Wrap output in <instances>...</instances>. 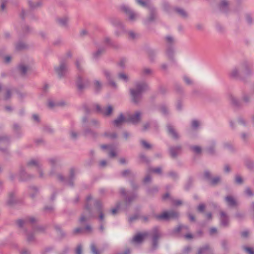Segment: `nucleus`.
<instances>
[{
  "label": "nucleus",
  "mask_w": 254,
  "mask_h": 254,
  "mask_svg": "<svg viewBox=\"0 0 254 254\" xmlns=\"http://www.w3.org/2000/svg\"><path fill=\"white\" fill-rule=\"evenodd\" d=\"M2 3L1 4V10H4V1L3 0H2Z\"/></svg>",
  "instance_id": "obj_46"
},
{
  "label": "nucleus",
  "mask_w": 254,
  "mask_h": 254,
  "mask_svg": "<svg viewBox=\"0 0 254 254\" xmlns=\"http://www.w3.org/2000/svg\"><path fill=\"white\" fill-rule=\"evenodd\" d=\"M120 162H121V163H125V159H121V160H120Z\"/></svg>",
  "instance_id": "obj_57"
},
{
  "label": "nucleus",
  "mask_w": 254,
  "mask_h": 254,
  "mask_svg": "<svg viewBox=\"0 0 254 254\" xmlns=\"http://www.w3.org/2000/svg\"><path fill=\"white\" fill-rule=\"evenodd\" d=\"M175 204L177 205H179L182 204V202L180 200H177L175 202Z\"/></svg>",
  "instance_id": "obj_47"
},
{
  "label": "nucleus",
  "mask_w": 254,
  "mask_h": 254,
  "mask_svg": "<svg viewBox=\"0 0 254 254\" xmlns=\"http://www.w3.org/2000/svg\"><path fill=\"white\" fill-rule=\"evenodd\" d=\"M137 2L142 6H145V3L144 1H142L141 0H136Z\"/></svg>",
  "instance_id": "obj_31"
},
{
  "label": "nucleus",
  "mask_w": 254,
  "mask_h": 254,
  "mask_svg": "<svg viewBox=\"0 0 254 254\" xmlns=\"http://www.w3.org/2000/svg\"><path fill=\"white\" fill-rule=\"evenodd\" d=\"M146 87V85L145 83H142L137 85L136 89L135 90H130V94L134 102H136L137 101L138 99L140 97L141 93L145 90Z\"/></svg>",
  "instance_id": "obj_2"
},
{
  "label": "nucleus",
  "mask_w": 254,
  "mask_h": 254,
  "mask_svg": "<svg viewBox=\"0 0 254 254\" xmlns=\"http://www.w3.org/2000/svg\"><path fill=\"white\" fill-rule=\"evenodd\" d=\"M19 69L22 74H25L28 69V67L26 66L22 65L19 67Z\"/></svg>",
  "instance_id": "obj_12"
},
{
  "label": "nucleus",
  "mask_w": 254,
  "mask_h": 254,
  "mask_svg": "<svg viewBox=\"0 0 254 254\" xmlns=\"http://www.w3.org/2000/svg\"><path fill=\"white\" fill-rule=\"evenodd\" d=\"M184 80L186 82V83L188 84H190L191 83V80L190 79H189V78L188 77H185Z\"/></svg>",
  "instance_id": "obj_24"
},
{
  "label": "nucleus",
  "mask_w": 254,
  "mask_h": 254,
  "mask_svg": "<svg viewBox=\"0 0 254 254\" xmlns=\"http://www.w3.org/2000/svg\"><path fill=\"white\" fill-rule=\"evenodd\" d=\"M226 201H227L228 204H229L230 205H233L235 203V201L234 199L232 197H227Z\"/></svg>",
  "instance_id": "obj_13"
},
{
  "label": "nucleus",
  "mask_w": 254,
  "mask_h": 254,
  "mask_svg": "<svg viewBox=\"0 0 254 254\" xmlns=\"http://www.w3.org/2000/svg\"><path fill=\"white\" fill-rule=\"evenodd\" d=\"M105 75H106V76L107 78H108V77H109V75H110V74H109V72H105Z\"/></svg>",
  "instance_id": "obj_58"
},
{
  "label": "nucleus",
  "mask_w": 254,
  "mask_h": 254,
  "mask_svg": "<svg viewBox=\"0 0 254 254\" xmlns=\"http://www.w3.org/2000/svg\"><path fill=\"white\" fill-rule=\"evenodd\" d=\"M78 87L79 89H82V87L81 86V85L80 84H78Z\"/></svg>",
  "instance_id": "obj_62"
},
{
  "label": "nucleus",
  "mask_w": 254,
  "mask_h": 254,
  "mask_svg": "<svg viewBox=\"0 0 254 254\" xmlns=\"http://www.w3.org/2000/svg\"><path fill=\"white\" fill-rule=\"evenodd\" d=\"M225 171L227 172V173H228L229 172V171L230 170V168L229 166H225Z\"/></svg>",
  "instance_id": "obj_44"
},
{
  "label": "nucleus",
  "mask_w": 254,
  "mask_h": 254,
  "mask_svg": "<svg viewBox=\"0 0 254 254\" xmlns=\"http://www.w3.org/2000/svg\"><path fill=\"white\" fill-rule=\"evenodd\" d=\"M208 249H209L208 247L205 246L203 248L200 249V250L198 251V253L200 254H202L203 253H205L206 251L208 250Z\"/></svg>",
  "instance_id": "obj_17"
},
{
  "label": "nucleus",
  "mask_w": 254,
  "mask_h": 254,
  "mask_svg": "<svg viewBox=\"0 0 254 254\" xmlns=\"http://www.w3.org/2000/svg\"><path fill=\"white\" fill-rule=\"evenodd\" d=\"M11 58L9 56H6L4 58V62L6 63H8L10 61Z\"/></svg>",
  "instance_id": "obj_30"
},
{
  "label": "nucleus",
  "mask_w": 254,
  "mask_h": 254,
  "mask_svg": "<svg viewBox=\"0 0 254 254\" xmlns=\"http://www.w3.org/2000/svg\"><path fill=\"white\" fill-rule=\"evenodd\" d=\"M119 208L118 207H117V208H114L111 211V212L112 213L113 215H115L116 214V213L119 211Z\"/></svg>",
  "instance_id": "obj_29"
},
{
  "label": "nucleus",
  "mask_w": 254,
  "mask_h": 254,
  "mask_svg": "<svg viewBox=\"0 0 254 254\" xmlns=\"http://www.w3.org/2000/svg\"><path fill=\"white\" fill-rule=\"evenodd\" d=\"M146 236V234L145 233L138 234L133 237L132 241L134 243H140L144 239Z\"/></svg>",
  "instance_id": "obj_5"
},
{
  "label": "nucleus",
  "mask_w": 254,
  "mask_h": 254,
  "mask_svg": "<svg viewBox=\"0 0 254 254\" xmlns=\"http://www.w3.org/2000/svg\"><path fill=\"white\" fill-rule=\"evenodd\" d=\"M246 251L248 253H250V254H254L253 250L251 248H246Z\"/></svg>",
  "instance_id": "obj_35"
},
{
  "label": "nucleus",
  "mask_w": 254,
  "mask_h": 254,
  "mask_svg": "<svg viewBox=\"0 0 254 254\" xmlns=\"http://www.w3.org/2000/svg\"><path fill=\"white\" fill-rule=\"evenodd\" d=\"M191 149L196 154H199L201 151V148L197 146H194L192 147Z\"/></svg>",
  "instance_id": "obj_11"
},
{
  "label": "nucleus",
  "mask_w": 254,
  "mask_h": 254,
  "mask_svg": "<svg viewBox=\"0 0 254 254\" xmlns=\"http://www.w3.org/2000/svg\"><path fill=\"white\" fill-rule=\"evenodd\" d=\"M185 251L186 252H188L189 251V249L188 248H187L185 249Z\"/></svg>",
  "instance_id": "obj_63"
},
{
  "label": "nucleus",
  "mask_w": 254,
  "mask_h": 254,
  "mask_svg": "<svg viewBox=\"0 0 254 254\" xmlns=\"http://www.w3.org/2000/svg\"><path fill=\"white\" fill-rule=\"evenodd\" d=\"M150 181V177L148 176H147L144 179V182L145 183H147Z\"/></svg>",
  "instance_id": "obj_39"
},
{
  "label": "nucleus",
  "mask_w": 254,
  "mask_h": 254,
  "mask_svg": "<svg viewBox=\"0 0 254 254\" xmlns=\"http://www.w3.org/2000/svg\"><path fill=\"white\" fill-rule=\"evenodd\" d=\"M147 126H148V125H144L143 126V130H145L147 128Z\"/></svg>",
  "instance_id": "obj_53"
},
{
  "label": "nucleus",
  "mask_w": 254,
  "mask_h": 254,
  "mask_svg": "<svg viewBox=\"0 0 254 254\" xmlns=\"http://www.w3.org/2000/svg\"><path fill=\"white\" fill-rule=\"evenodd\" d=\"M140 120V113H136L134 115L128 117L127 118L124 117L122 115H121L119 118L115 120L114 122V124L117 127H119L126 122H130L132 124H136Z\"/></svg>",
  "instance_id": "obj_1"
},
{
  "label": "nucleus",
  "mask_w": 254,
  "mask_h": 254,
  "mask_svg": "<svg viewBox=\"0 0 254 254\" xmlns=\"http://www.w3.org/2000/svg\"><path fill=\"white\" fill-rule=\"evenodd\" d=\"M71 135L72 137H73V138H75L76 136V134L74 132H72L71 133Z\"/></svg>",
  "instance_id": "obj_50"
},
{
  "label": "nucleus",
  "mask_w": 254,
  "mask_h": 254,
  "mask_svg": "<svg viewBox=\"0 0 254 254\" xmlns=\"http://www.w3.org/2000/svg\"><path fill=\"white\" fill-rule=\"evenodd\" d=\"M28 164L29 165H36L37 164V162L36 160H31Z\"/></svg>",
  "instance_id": "obj_28"
},
{
  "label": "nucleus",
  "mask_w": 254,
  "mask_h": 254,
  "mask_svg": "<svg viewBox=\"0 0 254 254\" xmlns=\"http://www.w3.org/2000/svg\"><path fill=\"white\" fill-rule=\"evenodd\" d=\"M207 217L208 218H210L211 217V214L210 213H208L207 214Z\"/></svg>",
  "instance_id": "obj_56"
},
{
  "label": "nucleus",
  "mask_w": 254,
  "mask_h": 254,
  "mask_svg": "<svg viewBox=\"0 0 254 254\" xmlns=\"http://www.w3.org/2000/svg\"><path fill=\"white\" fill-rule=\"evenodd\" d=\"M192 236L191 234H189L185 235V238L186 239H191L192 238Z\"/></svg>",
  "instance_id": "obj_42"
},
{
  "label": "nucleus",
  "mask_w": 254,
  "mask_h": 254,
  "mask_svg": "<svg viewBox=\"0 0 254 254\" xmlns=\"http://www.w3.org/2000/svg\"><path fill=\"white\" fill-rule=\"evenodd\" d=\"M106 161L105 160L101 161L100 163V165L102 167H104L106 165Z\"/></svg>",
  "instance_id": "obj_33"
},
{
  "label": "nucleus",
  "mask_w": 254,
  "mask_h": 254,
  "mask_svg": "<svg viewBox=\"0 0 254 254\" xmlns=\"http://www.w3.org/2000/svg\"><path fill=\"white\" fill-rule=\"evenodd\" d=\"M124 10L128 14V16L131 20H134L136 17V15L131 12L129 9L126 6H124L123 8Z\"/></svg>",
  "instance_id": "obj_9"
},
{
  "label": "nucleus",
  "mask_w": 254,
  "mask_h": 254,
  "mask_svg": "<svg viewBox=\"0 0 254 254\" xmlns=\"http://www.w3.org/2000/svg\"><path fill=\"white\" fill-rule=\"evenodd\" d=\"M9 95H10V92L8 91V92H7V96H6V98H8L9 97Z\"/></svg>",
  "instance_id": "obj_64"
},
{
  "label": "nucleus",
  "mask_w": 254,
  "mask_h": 254,
  "mask_svg": "<svg viewBox=\"0 0 254 254\" xmlns=\"http://www.w3.org/2000/svg\"><path fill=\"white\" fill-rule=\"evenodd\" d=\"M174 151H175V149H174V148H172L170 149L171 155L173 157H175L177 155V153H175Z\"/></svg>",
  "instance_id": "obj_26"
},
{
  "label": "nucleus",
  "mask_w": 254,
  "mask_h": 254,
  "mask_svg": "<svg viewBox=\"0 0 254 254\" xmlns=\"http://www.w3.org/2000/svg\"><path fill=\"white\" fill-rule=\"evenodd\" d=\"M91 196H88L87 197V201H89L90 199H91Z\"/></svg>",
  "instance_id": "obj_61"
},
{
  "label": "nucleus",
  "mask_w": 254,
  "mask_h": 254,
  "mask_svg": "<svg viewBox=\"0 0 254 254\" xmlns=\"http://www.w3.org/2000/svg\"><path fill=\"white\" fill-rule=\"evenodd\" d=\"M110 136L112 138H115L116 136L115 134H113L110 135Z\"/></svg>",
  "instance_id": "obj_60"
},
{
  "label": "nucleus",
  "mask_w": 254,
  "mask_h": 254,
  "mask_svg": "<svg viewBox=\"0 0 254 254\" xmlns=\"http://www.w3.org/2000/svg\"><path fill=\"white\" fill-rule=\"evenodd\" d=\"M119 77L120 79H122L123 80H124V81H127V76L124 74V73H120L119 75Z\"/></svg>",
  "instance_id": "obj_16"
},
{
  "label": "nucleus",
  "mask_w": 254,
  "mask_h": 254,
  "mask_svg": "<svg viewBox=\"0 0 254 254\" xmlns=\"http://www.w3.org/2000/svg\"><path fill=\"white\" fill-rule=\"evenodd\" d=\"M91 249L92 253L94 254H99V253L97 251L96 248L94 245L93 244L91 246Z\"/></svg>",
  "instance_id": "obj_18"
},
{
  "label": "nucleus",
  "mask_w": 254,
  "mask_h": 254,
  "mask_svg": "<svg viewBox=\"0 0 254 254\" xmlns=\"http://www.w3.org/2000/svg\"><path fill=\"white\" fill-rule=\"evenodd\" d=\"M66 69L65 65L64 64H61L59 67L56 68V72L60 75L62 76Z\"/></svg>",
  "instance_id": "obj_7"
},
{
  "label": "nucleus",
  "mask_w": 254,
  "mask_h": 254,
  "mask_svg": "<svg viewBox=\"0 0 254 254\" xmlns=\"http://www.w3.org/2000/svg\"><path fill=\"white\" fill-rule=\"evenodd\" d=\"M23 224V221L21 220H19L17 221V224L19 227H22Z\"/></svg>",
  "instance_id": "obj_34"
},
{
  "label": "nucleus",
  "mask_w": 254,
  "mask_h": 254,
  "mask_svg": "<svg viewBox=\"0 0 254 254\" xmlns=\"http://www.w3.org/2000/svg\"><path fill=\"white\" fill-rule=\"evenodd\" d=\"M178 214L176 212L174 211H165L161 214L157 216V219L162 220H168L171 218H177Z\"/></svg>",
  "instance_id": "obj_3"
},
{
  "label": "nucleus",
  "mask_w": 254,
  "mask_h": 254,
  "mask_svg": "<svg viewBox=\"0 0 254 254\" xmlns=\"http://www.w3.org/2000/svg\"><path fill=\"white\" fill-rule=\"evenodd\" d=\"M81 231H82V229L81 228H76L74 230V233L75 234H77V233L81 232Z\"/></svg>",
  "instance_id": "obj_37"
},
{
  "label": "nucleus",
  "mask_w": 254,
  "mask_h": 254,
  "mask_svg": "<svg viewBox=\"0 0 254 254\" xmlns=\"http://www.w3.org/2000/svg\"><path fill=\"white\" fill-rule=\"evenodd\" d=\"M101 148L103 149H107L108 151H109V154L110 157H113L115 156L116 154L112 146L107 145H102L101 146Z\"/></svg>",
  "instance_id": "obj_6"
},
{
  "label": "nucleus",
  "mask_w": 254,
  "mask_h": 254,
  "mask_svg": "<svg viewBox=\"0 0 254 254\" xmlns=\"http://www.w3.org/2000/svg\"><path fill=\"white\" fill-rule=\"evenodd\" d=\"M166 40H167V41H168L169 42H172V41H173V39H172V37H169V36H168V37H166Z\"/></svg>",
  "instance_id": "obj_43"
},
{
  "label": "nucleus",
  "mask_w": 254,
  "mask_h": 254,
  "mask_svg": "<svg viewBox=\"0 0 254 254\" xmlns=\"http://www.w3.org/2000/svg\"><path fill=\"white\" fill-rule=\"evenodd\" d=\"M177 11L182 16H185L186 15L185 11L183 9H179Z\"/></svg>",
  "instance_id": "obj_22"
},
{
  "label": "nucleus",
  "mask_w": 254,
  "mask_h": 254,
  "mask_svg": "<svg viewBox=\"0 0 254 254\" xmlns=\"http://www.w3.org/2000/svg\"><path fill=\"white\" fill-rule=\"evenodd\" d=\"M169 196V194H165L164 196H163V199H166L167 197H168Z\"/></svg>",
  "instance_id": "obj_54"
},
{
  "label": "nucleus",
  "mask_w": 254,
  "mask_h": 254,
  "mask_svg": "<svg viewBox=\"0 0 254 254\" xmlns=\"http://www.w3.org/2000/svg\"><path fill=\"white\" fill-rule=\"evenodd\" d=\"M95 87L97 88V89H98L99 87L101 86V84L100 83V82L99 81H96L95 83Z\"/></svg>",
  "instance_id": "obj_36"
},
{
  "label": "nucleus",
  "mask_w": 254,
  "mask_h": 254,
  "mask_svg": "<svg viewBox=\"0 0 254 254\" xmlns=\"http://www.w3.org/2000/svg\"><path fill=\"white\" fill-rule=\"evenodd\" d=\"M165 110H166V109H165V108H164V107H163V108H162L161 109V112H162V113H165Z\"/></svg>",
  "instance_id": "obj_55"
},
{
  "label": "nucleus",
  "mask_w": 254,
  "mask_h": 254,
  "mask_svg": "<svg viewBox=\"0 0 254 254\" xmlns=\"http://www.w3.org/2000/svg\"><path fill=\"white\" fill-rule=\"evenodd\" d=\"M33 119L35 121H38V120H39V117H38V116L37 115H34L33 116Z\"/></svg>",
  "instance_id": "obj_40"
},
{
  "label": "nucleus",
  "mask_w": 254,
  "mask_h": 254,
  "mask_svg": "<svg viewBox=\"0 0 254 254\" xmlns=\"http://www.w3.org/2000/svg\"><path fill=\"white\" fill-rule=\"evenodd\" d=\"M204 176L206 178H209L210 176V173L208 172H205L204 173Z\"/></svg>",
  "instance_id": "obj_38"
},
{
  "label": "nucleus",
  "mask_w": 254,
  "mask_h": 254,
  "mask_svg": "<svg viewBox=\"0 0 254 254\" xmlns=\"http://www.w3.org/2000/svg\"><path fill=\"white\" fill-rule=\"evenodd\" d=\"M150 171L151 172H154V173H155L159 174V173H161V169L160 168H156V169H152V170H151Z\"/></svg>",
  "instance_id": "obj_21"
},
{
  "label": "nucleus",
  "mask_w": 254,
  "mask_h": 254,
  "mask_svg": "<svg viewBox=\"0 0 254 254\" xmlns=\"http://www.w3.org/2000/svg\"><path fill=\"white\" fill-rule=\"evenodd\" d=\"M86 230L89 231L91 230V227L89 226H86L85 228Z\"/></svg>",
  "instance_id": "obj_51"
},
{
  "label": "nucleus",
  "mask_w": 254,
  "mask_h": 254,
  "mask_svg": "<svg viewBox=\"0 0 254 254\" xmlns=\"http://www.w3.org/2000/svg\"><path fill=\"white\" fill-rule=\"evenodd\" d=\"M167 129L168 133L171 135L172 137L174 138H177L178 137V134L175 132L172 127L168 126L167 127Z\"/></svg>",
  "instance_id": "obj_8"
},
{
  "label": "nucleus",
  "mask_w": 254,
  "mask_h": 254,
  "mask_svg": "<svg viewBox=\"0 0 254 254\" xmlns=\"http://www.w3.org/2000/svg\"><path fill=\"white\" fill-rule=\"evenodd\" d=\"M141 143L143 147L146 149H149L151 147L150 144H149L148 143H147L146 141L144 140H142L141 141Z\"/></svg>",
  "instance_id": "obj_14"
},
{
  "label": "nucleus",
  "mask_w": 254,
  "mask_h": 254,
  "mask_svg": "<svg viewBox=\"0 0 254 254\" xmlns=\"http://www.w3.org/2000/svg\"><path fill=\"white\" fill-rule=\"evenodd\" d=\"M129 35L131 38H134L135 37V34L132 32H130L129 33Z\"/></svg>",
  "instance_id": "obj_41"
},
{
  "label": "nucleus",
  "mask_w": 254,
  "mask_h": 254,
  "mask_svg": "<svg viewBox=\"0 0 254 254\" xmlns=\"http://www.w3.org/2000/svg\"><path fill=\"white\" fill-rule=\"evenodd\" d=\"M217 231L215 228H212L210 230V233L211 235L215 234Z\"/></svg>",
  "instance_id": "obj_32"
},
{
  "label": "nucleus",
  "mask_w": 254,
  "mask_h": 254,
  "mask_svg": "<svg viewBox=\"0 0 254 254\" xmlns=\"http://www.w3.org/2000/svg\"><path fill=\"white\" fill-rule=\"evenodd\" d=\"M67 18L66 17H64L63 18L59 19L58 20L59 24L61 26H64L67 22Z\"/></svg>",
  "instance_id": "obj_10"
},
{
  "label": "nucleus",
  "mask_w": 254,
  "mask_h": 254,
  "mask_svg": "<svg viewBox=\"0 0 254 254\" xmlns=\"http://www.w3.org/2000/svg\"><path fill=\"white\" fill-rule=\"evenodd\" d=\"M98 212L99 214V218L101 220H103L104 219V215L103 212L100 207L98 208Z\"/></svg>",
  "instance_id": "obj_19"
},
{
  "label": "nucleus",
  "mask_w": 254,
  "mask_h": 254,
  "mask_svg": "<svg viewBox=\"0 0 254 254\" xmlns=\"http://www.w3.org/2000/svg\"><path fill=\"white\" fill-rule=\"evenodd\" d=\"M87 220V218L84 215H82L80 218V222L81 223L84 222Z\"/></svg>",
  "instance_id": "obj_27"
},
{
  "label": "nucleus",
  "mask_w": 254,
  "mask_h": 254,
  "mask_svg": "<svg viewBox=\"0 0 254 254\" xmlns=\"http://www.w3.org/2000/svg\"><path fill=\"white\" fill-rule=\"evenodd\" d=\"M156 238L155 237L154 238V239H153V247H155V245H156Z\"/></svg>",
  "instance_id": "obj_49"
},
{
  "label": "nucleus",
  "mask_w": 254,
  "mask_h": 254,
  "mask_svg": "<svg viewBox=\"0 0 254 254\" xmlns=\"http://www.w3.org/2000/svg\"><path fill=\"white\" fill-rule=\"evenodd\" d=\"M204 205L203 204H200L198 206V211L201 212L202 211H203V210L204 209Z\"/></svg>",
  "instance_id": "obj_25"
},
{
  "label": "nucleus",
  "mask_w": 254,
  "mask_h": 254,
  "mask_svg": "<svg viewBox=\"0 0 254 254\" xmlns=\"http://www.w3.org/2000/svg\"><path fill=\"white\" fill-rule=\"evenodd\" d=\"M189 217H190V220L191 221H193L194 219V217L193 216H192V215H190Z\"/></svg>",
  "instance_id": "obj_52"
},
{
  "label": "nucleus",
  "mask_w": 254,
  "mask_h": 254,
  "mask_svg": "<svg viewBox=\"0 0 254 254\" xmlns=\"http://www.w3.org/2000/svg\"><path fill=\"white\" fill-rule=\"evenodd\" d=\"M129 173L130 172L128 171H125L124 172H123V175L125 176L127 174H129Z\"/></svg>",
  "instance_id": "obj_45"
},
{
  "label": "nucleus",
  "mask_w": 254,
  "mask_h": 254,
  "mask_svg": "<svg viewBox=\"0 0 254 254\" xmlns=\"http://www.w3.org/2000/svg\"><path fill=\"white\" fill-rule=\"evenodd\" d=\"M144 71L146 74L149 73L151 72V71L149 69H144Z\"/></svg>",
  "instance_id": "obj_48"
},
{
  "label": "nucleus",
  "mask_w": 254,
  "mask_h": 254,
  "mask_svg": "<svg viewBox=\"0 0 254 254\" xmlns=\"http://www.w3.org/2000/svg\"><path fill=\"white\" fill-rule=\"evenodd\" d=\"M97 110L105 115H110L113 111V108L111 106H108L106 108L102 110L99 105L97 106Z\"/></svg>",
  "instance_id": "obj_4"
},
{
  "label": "nucleus",
  "mask_w": 254,
  "mask_h": 254,
  "mask_svg": "<svg viewBox=\"0 0 254 254\" xmlns=\"http://www.w3.org/2000/svg\"><path fill=\"white\" fill-rule=\"evenodd\" d=\"M220 181V178L215 177L213 178L211 181L210 184L213 185H215L217 184Z\"/></svg>",
  "instance_id": "obj_15"
},
{
  "label": "nucleus",
  "mask_w": 254,
  "mask_h": 254,
  "mask_svg": "<svg viewBox=\"0 0 254 254\" xmlns=\"http://www.w3.org/2000/svg\"><path fill=\"white\" fill-rule=\"evenodd\" d=\"M82 252V248L81 246H78L76 250V254H81Z\"/></svg>",
  "instance_id": "obj_23"
},
{
  "label": "nucleus",
  "mask_w": 254,
  "mask_h": 254,
  "mask_svg": "<svg viewBox=\"0 0 254 254\" xmlns=\"http://www.w3.org/2000/svg\"><path fill=\"white\" fill-rule=\"evenodd\" d=\"M191 126L192 127L195 128L199 126V123L197 121L194 120L192 122Z\"/></svg>",
  "instance_id": "obj_20"
},
{
  "label": "nucleus",
  "mask_w": 254,
  "mask_h": 254,
  "mask_svg": "<svg viewBox=\"0 0 254 254\" xmlns=\"http://www.w3.org/2000/svg\"><path fill=\"white\" fill-rule=\"evenodd\" d=\"M49 106L50 107H52L53 106H54V105L53 104H52L51 102H49Z\"/></svg>",
  "instance_id": "obj_59"
}]
</instances>
